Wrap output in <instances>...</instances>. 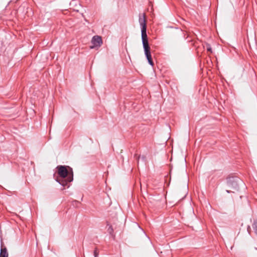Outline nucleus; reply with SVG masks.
I'll use <instances>...</instances> for the list:
<instances>
[{"mask_svg": "<svg viewBox=\"0 0 257 257\" xmlns=\"http://www.w3.org/2000/svg\"><path fill=\"white\" fill-rule=\"evenodd\" d=\"M58 176L55 180L63 187H69V183L73 180L72 169L67 166H58L56 168Z\"/></svg>", "mask_w": 257, "mask_h": 257, "instance_id": "nucleus-1", "label": "nucleus"}, {"mask_svg": "<svg viewBox=\"0 0 257 257\" xmlns=\"http://www.w3.org/2000/svg\"><path fill=\"white\" fill-rule=\"evenodd\" d=\"M227 184L229 190H227V193L234 192L239 190V186L243 184L242 181L238 177H231L227 179Z\"/></svg>", "mask_w": 257, "mask_h": 257, "instance_id": "nucleus-2", "label": "nucleus"}, {"mask_svg": "<svg viewBox=\"0 0 257 257\" xmlns=\"http://www.w3.org/2000/svg\"><path fill=\"white\" fill-rule=\"evenodd\" d=\"M91 43L93 45L90 47V49H93L96 47H100L102 44L101 37L99 36H93L91 40Z\"/></svg>", "mask_w": 257, "mask_h": 257, "instance_id": "nucleus-3", "label": "nucleus"}, {"mask_svg": "<svg viewBox=\"0 0 257 257\" xmlns=\"http://www.w3.org/2000/svg\"><path fill=\"white\" fill-rule=\"evenodd\" d=\"M147 29H141L142 39L144 48L150 47L146 32Z\"/></svg>", "mask_w": 257, "mask_h": 257, "instance_id": "nucleus-4", "label": "nucleus"}, {"mask_svg": "<svg viewBox=\"0 0 257 257\" xmlns=\"http://www.w3.org/2000/svg\"><path fill=\"white\" fill-rule=\"evenodd\" d=\"M139 21L140 25L141 27V29H147L146 16H145V14H142L139 15Z\"/></svg>", "mask_w": 257, "mask_h": 257, "instance_id": "nucleus-5", "label": "nucleus"}, {"mask_svg": "<svg viewBox=\"0 0 257 257\" xmlns=\"http://www.w3.org/2000/svg\"><path fill=\"white\" fill-rule=\"evenodd\" d=\"M144 49L145 55L147 57V59L149 63L151 66H153L154 65V62L152 59V56H151V52H150V47L145 48Z\"/></svg>", "mask_w": 257, "mask_h": 257, "instance_id": "nucleus-6", "label": "nucleus"}, {"mask_svg": "<svg viewBox=\"0 0 257 257\" xmlns=\"http://www.w3.org/2000/svg\"><path fill=\"white\" fill-rule=\"evenodd\" d=\"M0 257H8L7 249L6 247H3V243L2 241H1Z\"/></svg>", "mask_w": 257, "mask_h": 257, "instance_id": "nucleus-7", "label": "nucleus"}, {"mask_svg": "<svg viewBox=\"0 0 257 257\" xmlns=\"http://www.w3.org/2000/svg\"><path fill=\"white\" fill-rule=\"evenodd\" d=\"M252 226L255 233L257 235V220L254 221Z\"/></svg>", "mask_w": 257, "mask_h": 257, "instance_id": "nucleus-8", "label": "nucleus"}, {"mask_svg": "<svg viewBox=\"0 0 257 257\" xmlns=\"http://www.w3.org/2000/svg\"><path fill=\"white\" fill-rule=\"evenodd\" d=\"M108 227L107 228V231L110 234H112L113 232L112 226L111 225L107 224V225Z\"/></svg>", "mask_w": 257, "mask_h": 257, "instance_id": "nucleus-9", "label": "nucleus"}, {"mask_svg": "<svg viewBox=\"0 0 257 257\" xmlns=\"http://www.w3.org/2000/svg\"><path fill=\"white\" fill-rule=\"evenodd\" d=\"M145 157L144 156H139L138 157V163H139L140 161H142L143 162L145 161Z\"/></svg>", "mask_w": 257, "mask_h": 257, "instance_id": "nucleus-10", "label": "nucleus"}, {"mask_svg": "<svg viewBox=\"0 0 257 257\" xmlns=\"http://www.w3.org/2000/svg\"><path fill=\"white\" fill-rule=\"evenodd\" d=\"M94 257L98 256V252H97V250L96 248L94 251Z\"/></svg>", "mask_w": 257, "mask_h": 257, "instance_id": "nucleus-11", "label": "nucleus"}, {"mask_svg": "<svg viewBox=\"0 0 257 257\" xmlns=\"http://www.w3.org/2000/svg\"><path fill=\"white\" fill-rule=\"evenodd\" d=\"M207 50L209 52H212L211 48L210 45H207Z\"/></svg>", "mask_w": 257, "mask_h": 257, "instance_id": "nucleus-12", "label": "nucleus"}, {"mask_svg": "<svg viewBox=\"0 0 257 257\" xmlns=\"http://www.w3.org/2000/svg\"><path fill=\"white\" fill-rule=\"evenodd\" d=\"M250 227L249 226H248L247 227V231L249 233H250Z\"/></svg>", "mask_w": 257, "mask_h": 257, "instance_id": "nucleus-13", "label": "nucleus"}]
</instances>
